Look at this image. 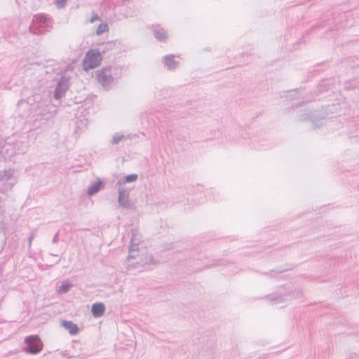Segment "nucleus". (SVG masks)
<instances>
[{
    "instance_id": "6",
    "label": "nucleus",
    "mask_w": 359,
    "mask_h": 359,
    "mask_svg": "<svg viewBox=\"0 0 359 359\" xmlns=\"http://www.w3.org/2000/svg\"><path fill=\"white\" fill-rule=\"evenodd\" d=\"M13 152L11 144L8 143L3 139H0V161H11L12 157H13Z\"/></svg>"
},
{
    "instance_id": "19",
    "label": "nucleus",
    "mask_w": 359,
    "mask_h": 359,
    "mask_svg": "<svg viewBox=\"0 0 359 359\" xmlns=\"http://www.w3.org/2000/svg\"><path fill=\"white\" fill-rule=\"evenodd\" d=\"M138 178V176L137 174H130L126 175L123 180H120L116 182V187H118V189L120 187H123V185L126 183H130L135 182Z\"/></svg>"
},
{
    "instance_id": "12",
    "label": "nucleus",
    "mask_w": 359,
    "mask_h": 359,
    "mask_svg": "<svg viewBox=\"0 0 359 359\" xmlns=\"http://www.w3.org/2000/svg\"><path fill=\"white\" fill-rule=\"evenodd\" d=\"M175 55L173 54H169L165 55L162 59V62L164 67L168 71H174L179 67L180 62L175 60Z\"/></svg>"
},
{
    "instance_id": "5",
    "label": "nucleus",
    "mask_w": 359,
    "mask_h": 359,
    "mask_svg": "<svg viewBox=\"0 0 359 359\" xmlns=\"http://www.w3.org/2000/svg\"><path fill=\"white\" fill-rule=\"evenodd\" d=\"M96 75L99 83L104 88H108L114 82L111 74L110 67H108V66L103 67L100 70H97Z\"/></svg>"
},
{
    "instance_id": "25",
    "label": "nucleus",
    "mask_w": 359,
    "mask_h": 359,
    "mask_svg": "<svg viewBox=\"0 0 359 359\" xmlns=\"http://www.w3.org/2000/svg\"><path fill=\"white\" fill-rule=\"evenodd\" d=\"M108 31H109V25H108V24L107 22H102L98 26V27H97V29L96 30V34L97 35H101L104 32H108Z\"/></svg>"
},
{
    "instance_id": "35",
    "label": "nucleus",
    "mask_w": 359,
    "mask_h": 359,
    "mask_svg": "<svg viewBox=\"0 0 359 359\" xmlns=\"http://www.w3.org/2000/svg\"><path fill=\"white\" fill-rule=\"evenodd\" d=\"M267 357L266 355H264L262 356H260L259 358H258L257 359H265Z\"/></svg>"
},
{
    "instance_id": "16",
    "label": "nucleus",
    "mask_w": 359,
    "mask_h": 359,
    "mask_svg": "<svg viewBox=\"0 0 359 359\" xmlns=\"http://www.w3.org/2000/svg\"><path fill=\"white\" fill-rule=\"evenodd\" d=\"M105 311V306L102 302H96L92 305L91 313L94 318L102 316Z\"/></svg>"
},
{
    "instance_id": "31",
    "label": "nucleus",
    "mask_w": 359,
    "mask_h": 359,
    "mask_svg": "<svg viewBox=\"0 0 359 359\" xmlns=\"http://www.w3.org/2000/svg\"><path fill=\"white\" fill-rule=\"evenodd\" d=\"M97 20H100V17L98 16V15L95 11H93L92 12V17L90 19V23H93Z\"/></svg>"
},
{
    "instance_id": "14",
    "label": "nucleus",
    "mask_w": 359,
    "mask_h": 359,
    "mask_svg": "<svg viewBox=\"0 0 359 359\" xmlns=\"http://www.w3.org/2000/svg\"><path fill=\"white\" fill-rule=\"evenodd\" d=\"M334 80L332 79H323L318 84V88L320 93L333 92Z\"/></svg>"
},
{
    "instance_id": "10",
    "label": "nucleus",
    "mask_w": 359,
    "mask_h": 359,
    "mask_svg": "<svg viewBox=\"0 0 359 359\" xmlns=\"http://www.w3.org/2000/svg\"><path fill=\"white\" fill-rule=\"evenodd\" d=\"M290 294V291L282 293L280 291H276L274 293L267 295L266 299L270 301L273 304H278L283 303L287 299V296Z\"/></svg>"
},
{
    "instance_id": "27",
    "label": "nucleus",
    "mask_w": 359,
    "mask_h": 359,
    "mask_svg": "<svg viewBox=\"0 0 359 359\" xmlns=\"http://www.w3.org/2000/svg\"><path fill=\"white\" fill-rule=\"evenodd\" d=\"M344 89L346 90H351L356 87V83L354 81L347 80L344 83Z\"/></svg>"
},
{
    "instance_id": "1",
    "label": "nucleus",
    "mask_w": 359,
    "mask_h": 359,
    "mask_svg": "<svg viewBox=\"0 0 359 359\" xmlns=\"http://www.w3.org/2000/svg\"><path fill=\"white\" fill-rule=\"evenodd\" d=\"M24 343L25 346L22 348L23 351L31 355L39 353L43 347V344L37 334L26 337Z\"/></svg>"
},
{
    "instance_id": "22",
    "label": "nucleus",
    "mask_w": 359,
    "mask_h": 359,
    "mask_svg": "<svg viewBox=\"0 0 359 359\" xmlns=\"http://www.w3.org/2000/svg\"><path fill=\"white\" fill-rule=\"evenodd\" d=\"M73 287V284L68 280H65L61 283L60 286L57 290L59 294H66Z\"/></svg>"
},
{
    "instance_id": "24",
    "label": "nucleus",
    "mask_w": 359,
    "mask_h": 359,
    "mask_svg": "<svg viewBox=\"0 0 359 359\" xmlns=\"http://www.w3.org/2000/svg\"><path fill=\"white\" fill-rule=\"evenodd\" d=\"M108 67H110L111 74L114 81H117L121 77L122 69L121 68L111 66H109Z\"/></svg>"
},
{
    "instance_id": "32",
    "label": "nucleus",
    "mask_w": 359,
    "mask_h": 359,
    "mask_svg": "<svg viewBox=\"0 0 359 359\" xmlns=\"http://www.w3.org/2000/svg\"><path fill=\"white\" fill-rule=\"evenodd\" d=\"M35 237V234L34 233H32L29 238H28V240H29V243H28V248H31V245H32V242L33 241V239Z\"/></svg>"
},
{
    "instance_id": "15",
    "label": "nucleus",
    "mask_w": 359,
    "mask_h": 359,
    "mask_svg": "<svg viewBox=\"0 0 359 359\" xmlns=\"http://www.w3.org/2000/svg\"><path fill=\"white\" fill-rule=\"evenodd\" d=\"M118 45H120V42H118L117 40L108 41L103 45L104 47L101 53L103 55H106L107 57H109L111 55V52L115 48H118Z\"/></svg>"
},
{
    "instance_id": "29",
    "label": "nucleus",
    "mask_w": 359,
    "mask_h": 359,
    "mask_svg": "<svg viewBox=\"0 0 359 359\" xmlns=\"http://www.w3.org/2000/svg\"><path fill=\"white\" fill-rule=\"evenodd\" d=\"M135 232H137V229H132V233H133V238H131V241H130V246L129 247V250H133V252H137L138 250V246L137 244H134L133 243V236H135Z\"/></svg>"
},
{
    "instance_id": "20",
    "label": "nucleus",
    "mask_w": 359,
    "mask_h": 359,
    "mask_svg": "<svg viewBox=\"0 0 359 359\" xmlns=\"http://www.w3.org/2000/svg\"><path fill=\"white\" fill-rule=\"evenodd\" d=\"M158 264L159 261L154 259L153 255H148L145 256L144 261H142L140 266L144 267V269L147 270L150 269V268L149 267L150 264L157 265Z\"/></svg>"
},
{
    "instance_id": "26",
    "label": "nucleus",
    "mask_w": 359,
    "mask_h": 359,
    "mask_svg": "<svg viewBox=\"0 0 359 359\" xmlns=\"http://www.w3.org/2000/svg\"><path fill=\"white\" fill-rule=\"evenodd\" d=\"M293 268H294V266H292L291 267H280V268H277V269H273V270H271L270 272H264V273H263V274H264V275H266V276H272L271 275V273H272V272H276V273H283V272H285V271H288V270H290V269H293Z\"/></svg>"
},
{
    "instance_id": "11",
    "label": "nucleus",
    "mask_w": 359,
    "mask_h": 359,
    "mask_svg": "<svg viewBox=\"0 0 359 359\" xmlns=\"http://www.w3.org/2000/svg\"><path fill=\"white\" fill-rule=\"evenodd\" d=\"M105 185V181L100 178H97L93 182H91L87 189V194L89 196H92L97 194L102 189H104Z\"/></svg>"
},
{
    "instance_id": "34",
    "label": "nucleus",
    "mask_w": 359,
    "mask_h": 359,
    "mask_svg": "<svg viewBox=\"0 0 359 359\" xmlns=\"http://www.w3.org/2000/svg\"><path fill=\"white\" fill-rule=\"evenodd\" d=\"M41 109H41V107H38V108L36 109V113H37V114H42V115L45 114L43 112H42V110H41Z\"/></svg>"
},
{
    "instance_id": "4",
    "label": "nucleus",
    "mask_w": 359,
    "mask_h": 359,
    "mask_svg": "<svg viewBox=\"0 0 359 359\" xmlns=\"http://www.w3.org/2000/svg\"><path fill=\"white\" fill-rule=\"evenodd\" d=\"M69 86V77L62 75L57 83L53 93V97L57 100L61 99L68 90Z\"/></svg>"
},
{
    "instance_id": "2",
    "label": "nucleus",
    "mask_w": 359,
    "mask_h": 359,
    "mask_svg": "<svg viewBox=\"0 0 359 359\" xmlns=\"http://www.w3.org/2000/svg\"><path fill=\"white\" fill-rule=\"evenodd\" d=\"M102 60V53L99 49L89 50L83 59V66L85 69H95L100 65Z\"/></svg>"
},
{
    "instance_id": "3",
    "label": "nucleus",
    "mask_w": 359,
    "mask_h": 359,
    "mask_svg": "<svg viewBox=\"0 0 359 359\" xmlns=\"http://www.w3.org/2000/svg\"><path fill=\"white\" fill-rule=\"evenodd\" d=\"M13 176V170L11 169L0 171V191L6 192L11 190L14 182H9Z\"/></svg>"
},
{
    "instance_id": "13",
    "label": "nucleus",
    "mask_w": 359,
    "mask_h": 359,
    "mask_svg": "<svg viewBox=\"0 0 359 359\" xmlns=\"http://www.w3.org/2000/svg\"><path fill=\"white\" fill-rule=\"evenodd\" d=\"M32 20L33 23H37L44 32L45 28L48 27V24L51 22L50 18L44 13L34 15Z\"/></svg>"
},
{
    "instance_id": "33",
    "label": "nucleus",
    "mask_w": 359,
    "mask_h": 359,
    "mask_svg": "<svg viewBox=\"0 0 359 359\" xmlns=\"http://www.w3.org/2000/svg\"><path fill=\"white\" fill-rule=\"evenodd\" d=\"M52 242L53 243H56L58 242V233H55V236L53 238Z\"/></svg>"
},
{
    "instance_id": "30",
    "label": "nucleus",
    "mask_w": 359,
    "mask_h": 359,
    "mask_svg": "<svg viewBox=\"0 0 359 359\" xmlns=\"http://www.w3.org/2000/svg\"><path fill=\"white\" fill-rule=\"evenodd\" d=\"M123 137H124L123 135H120L118 133L115 134L113 136V142H112L113 144H117L123 138Z\"/></svg>"
},
{
    "instance_id": "9",
    "label": "nucleus",
    "mask_w": 359,
    "mask_h": 359,
    "mask_svg": "<svg viewBox=\"0 0 359 359\" xmlns=\"http://www.w3.org/2000/svg\"><path fill=\"white\" fill-rule=\"evenodd\" d=\"M323 118H324V117L320 115L317 111L304 109L303 111H301L299 114V119L303 121H311V122H316Z\"/></svg>"
},
{
    "instance_id": "28",
    "label": "nucleus",
    "mask_w": 359,
    "mask_h": 359,
    "mask_svg": "<svg viewBox=\"0 0 359 359\" xmlns=\"http://www.w3.org/2000/svg\"><path fill=\"white\" fill-rule=\"evenodd\" d=\"M54 4L58 9H62L66 7L67 0H54Z\"/></svg>"
},
{
    "instance_id": "18",
    "label": "nucleus",
    "mask_w": 359,
    "mask_h": 359,
    "mask_svg": "<svg viewBox=\"0 0 359 359\" xmlns=\"http://www.w3.org/2000/svg\"><path fill=\"white\" fill-rule=\"evenodd\" d=\"M13 148V156L18 154H24L27 151V146L22 142H17L15 144H11Z\"/></svg>"
},
{
    "instance_id": "17",
    "label": "nucleus",
    "mask_w": 359,
    "mask_h": 359,
    "mask_svg": "<svg viewBox=\"0 0 359 359\" xmlns=\"http://www.w3.org/2000/svg\"><path fill=\"white\" fill-rule=\"evenodd\" d=\"M61 325L64 327L65 330H68L69 333L72 335H76L79 332L78 325L72 321L62 320L61 321Z\"/></svg>"
},
{
    "instance_id": "7",
    "label": "nucleus",
    "mask_w": 359,
    "mask_h": 359,
    "mask_svg": "<svg viewBox=\"0 0 359 359\" xmlns=\"http://www.w3.org/2000/svg\"><path fill=\"white\" fill-rule=\"evenodd\" d=\"M118 203L126 210H135V205L129 198L128 193L123 189L120 187L118 189Z\"/></svg>"
},
{
    "instance_id": "23",
    "label": "nucleus",
    "mask_w": 359,
    "mask_h": 359,
    "mask_svg": "<svg viewBox=\"0 0 359 359\" xmlns=\"http://www.w3.org/2000/svg\"><path fill=\"white\" fill-rule=\"evenodd\" d=\"M29 32L34 34L39 35L43 34L44 31L41 28L40 26L36 22L33 23V20H32V23L29 27Z\"/></svg>"
},
{
    "instance_id": "21",
    "label": "nucleus",
    "mask_w": 359,
    "mask_h": 359,
    "mask_svg": "<svg viewBox=\"0 0 359 359\" xmlns=\"http://www.w3.org/2000/svg\"><path fill=\"white\" fill-rule=\"evenodd\" d=\"M137 252H133V250H128V255L127 257V259H126V261H127V264L129 268H138L139 266H140V262L139 261L136 262H130L131 259H135L136 258V256L137 255Z\"/></svg>"
},
{
    "instance_id": "8",
    "label": "nucleus",
    "mask_w": 359,
    "mask_h": 359,
    "mask_svg": "<svg viewBox=\"0 0 359 359\" xmlns=\"http://www.w3.org/2000/svg\"><path fill=\"white\" fill-rule=\"evenodd\" d=\"M149 29L152 31L155 39L160 42L165 43L168 39V32L159 24L151 25L149 27Z\"/></svg>"
}]
</instances>
